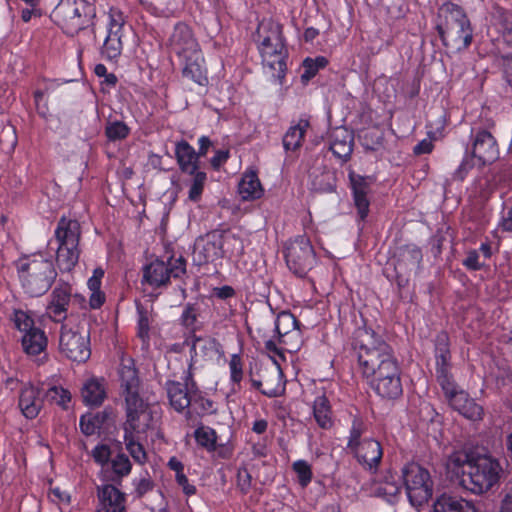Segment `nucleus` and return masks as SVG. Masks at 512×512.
Returning a JSON list of instances; mask_svg holds the SVG:
<instances>
[{
	"label": "nucleus",
	"instance_id": "5fc2aeb1",
	"mask_svg": "<svg viewBox=\"0 0 512 512\" xmlns=\"http://www.w3.org/2000/svg\"><path fill=\"white\" fill-rule=\"evenodd\" d=\"M503 66L507 82L512 87V41H506L503 48Z\"/></svg>",
	"mask_w": 512,
	"mask_h": 512
},
{
	"label": "nucleus",
	"instance_id": "de8ad7c7",
	"mask_svg": "<svg viewBox=\"0 0 512 512\" xmlns=\"http://www.w3.org/2000/svg\"><path fill=\"white\" fill-rule=\"evenodd\" d=\"M423 255L419 247L415 245H406L402 248L401 261L411 267H419L422 262Z\"/></svg>",
	"mask_w": 512,
	"mask_h": 512
},
{
	"label": "nucleus",
	"instance_id": "6e6d98bb",
	"mask_svg": "<svg viewBox=\"0 0 512 512\" xmlns=\"http://www.w3.org/2000/svg\"><path fill=\"white\" fill-rule=\"evenodd\" d=\"M293 469L298 476L301 486H306L311 481V469L307 462L298 460L293 464Z\"/></svg>",
	"mask_w": 512,
	"mask_h": 512
},
{
	"label": "nucleus",
	"instance_id": "3c124183",
	"mask_svg": "<svg viewBox=\"0 0 512 512\" xmlns=\"http://www.w3.org/2000/svg\"><path fill=\"white\" fill-rule=\"evenodd\" d=\"M112 469L119 477L127 476L131 471L130 460L125 454L120 453L112 459Z\"/></svg>",
	"mask_w": 512,
	"mask_h": 512
},
{
	"label": "nucleus",
	"instance_id": "37998d69",
	"mask_svg": "<svg viewBox=\"0 0 512 512\" xmlns=\"http://www.w3.org/2000/svg\"><path fill=\"white\" fill-rule=\"evenodd\" d=\"M367 426L361 418H354L352 421V426L350 429V435L347 443V448L350 450H354L355 448L362 445L364 439L362 436L366 433Z\"/></svg>",
	"mask_w": 512,
	"mask_h": 512
},
{
	"label": "nucleus",
	"instance_id": "79ce46f5",
	"mask_svg": "<svg viewBox=\"0 0 512 512\" xmlns=\"http://www.w3.org/2000/svg\"><path fill=\"white\" fill-rule=\"evenodd\" d=\"M194 437L198 445L207 451H214L216 448L217 434L215 430L207 426H200L194 431Z\"/></svg>",
	"mask_w": 512,
	"mask_h": 512
},
{
	"label": "nucleus",
	"instance_id": "0eeeda50",
	"mask_svg": "<svg viewBox=\"0 0 512 512\" xmlns=\"http://www.w3.org/2000/svg\"><path fill=\"white\" fill-rule=\"evenodd\" d=\"M439 16H444L445 23L436 26L437 32L444 45H448V37L458 49L467 48L473 39V31L467 15L458 5L447 2L439 9Z\"/></svg>",
	"mask_w": 512,
	"mask_h": 512
},
{
	"label": "nucleus",
	"instance_id": "4be33fe9",
	"mask_svg": "<svg viewBox=\"0 0 512 512\" xmlns=\"http://www.w3.org/2000/svg\"><path fill=\"white\" fill-rule=\"evenodd\" d=\"M350 186L353 194L354 205L357 209L360 220L364 221L369 213L370 183L361 175L351 172L349 174Z\"/></svg>",
	"mask_w": 512,
	"mask_h": 512
},
{
	"label": "nucleus",
	"instance_id": "338daca9",
	"mask_svg": "<svg viewBox=\"0 0 512 512\" xmlns=\"http://www.w3.org/2000/svg\"><path fill=\"white\" fill-rule=\"evenodd\" d=\"M228 158H229L228 150H217L215 152V155L210 160L211 166L215 170H218L223 164L226 163Z\"/></svg>",
	"mask_w": 512,
	"mask_h": 512
},
{
	"label": "nucleus",
	"instance_id": "a211bd4d",
	"mask_svg": "<svg viewBox=\"0 0 512 512\" xmlns=\"http://www.w3.org/2000/svg\"><path fill=\"white\" fill-rule=\"evenodd\" d=\"M436 379L441 388H449L454 383L451 374V353L449 337L446 332H440L435 339Z\"/></svg>",
	"mask_w": 512,
	"mask_h": 512
},
{
	"label": "nucleus",
	"instance_id": "7ed1b4c3",
	"mask_svg": "<svg viewBox=\"0 0 512 512\" xmlns=\"http://www.w3.org/2000/svg\"><path fill=\"white\" fill-rule=\"evenodd\" d=\"M168 46L181 59L183 75L201 86L206 85L208 78L204 56L191 28L184 23L176 24L168 39Z\"/></svg>",
	"mask_w": 512,
	"mask_h": 512
},
{
	"label": "nucleus",
	"instance_id": "412c9836",
	"mask_svg": "<svg viewBox=\"0 0 512 512\" xmlns=\"http://www.w3.org/2000/svg\"><path fill=\"white\" fill-rule=\"evenodd\" d=\"M42 405L39 388L31 383L23 384L18 398V408L22 415L26 419H34L39 415Z\"/></svg>",
	"mask_w": 512,
	"mask_h": 512
},
{
	"label": "nucleus",
	"instance_id": "58836bf2",
	"mask_svg": "<svg viewBox=\"0 0 512 512\" xmlns=\"http://www.w3.org/2000/svg\"><path fill=\"white\" fill-rule=\"evenodd\" d=\"M215 411L216 407L214 402L206 398L195 388L187 414L191 415V413H195L197 415H206L214 413Z\"/></svg>",
	"mask_w": 512,
	"mask_h": 512
},
{
	"label": "nucleus",
	"instance_id": "a18cd8bd",
	"mask_svg": "<svg viewBox=\"0 0 512 512\" xmlns=\"http://www.w3.org/2000/svg\"><path fill=\"white\" fill-rule=\"evenodd\" d=\"M190 175L193 176V178L189 185L188 199L192 202H198L201 199L204 190V185L207 179L206 173L201 171Z\"/></svg>",
	"mask_w": 512,
	"mask_h": 512
},
{
	"label": "nucleus",
	"instance_id": "473e14b6",
	"mask_svg": "<svg viewBox=\"0 0 512 512\" xmlns=\"http://www.w3.org/2000/svg\"><path fill=\"white\" fill-rule=\"evenodd\" d=\"M103 276L104 270L98 267L93 270L92 276L87 281V287L90 292L89 307L91 309H99L105 303L106 295L101 290Z\"/></svg>",
	"mask_w": 512,
	"mask_h": 512
},
{
	"label": "nucleus",
	"instance_id": "603ef678",
	"mask_svg": "<svg viewBox=\"0 0 512 512\" xmlns=\"http://www.w3.org/2000/svg\"><path fill=\"white\" fill-rule=\"evenodd\" d=\"M101 420L98 415H84L80 419V428L85 435H92L100 428Z\"/></svg>",
	"mask_w": 512,
	"mask_h": 512
},
{
	"label": "nucleus",
	"instance_id": "1a4fd4ad",
	"mask_svg": "<svg viewBox=\"0 0 512 512\" xmlns=\"http://www.w3.org/2000/svg\"><path fill=\"white\" fill-rule=\"evenodd\" d=\"M58 242L56 262L61 271L69 272L79 259L80 226L76 220L61 218L55 230Z\"/></svg>",
	"mask_w": 512,
	"mask_h": 512
},
{
	"label": "nucleus",
	"instance_id": "a19ab883",
	"mask_svg": "<svg viewBox=\"0 0 512 512\" xmlns=\"http://www.w3.org/2000/svg\"><path fill=\"white\" fill-rule=\"evenodd\" d=\"M398 376H400L399 367L393 357L390 360L384 361L382 366L375 369L374 373H370L365 378L371 383V381H379L380 379H389Z\"/></svg>",
	"mask_w": 512,
	"mask_h": 512
},
{
	"label": "nucleus",
	"instance_id": "393cba45",
	"mask_svg": "<svg viewBox=\"0 0 512 512\" xmlns=\"http://www.w3.org/2000/svg\"><path fill=\"white\" fill-rule=\"evenodd\" d=\"M330 150L339 159L346 160L353 150V135L344 127H336L330 134Z\"/></svg>",
	"mask_w": 512,
	"mask_h": 512
},
{
	"label": "nucleus",
	"instance_id": "864d4df0",
	"mask_svg": "<svg viewBox=\"0 0 512 512\" xmlns=\"http://www.w3.org/2000/svg\"><path fill=\"white\" fill-rule=\"evenodd\" d=\"M400 489L401 488L397 483L386 480L378 486L376 491L379 496H382L387 501L392 502L400 493Z\"/></svg>",
	"mask_w": 512,
	"mask_h": 512
},
{
	"label": "nucleus",
	"instance_id": "f257e3e1",
	"mask_svg": "<svg viewBox=\"0 0 512 512\" xmlns=\"http://www.w3.org/2000/svg\"><path fill=\"white\" fill-rule=\"evenodd\" d=\"M121 394L125 402L124 441L127 451L138 463L146 461V452L139 440L155 428L153 408L140 393V381L131 359H123L120 369Z\"/></svg>",
	"mask_w": 512,
	"mask_h": 512
},
{
	"label": "nucleus",
	"instance_id": "052dcab7",
	"mask_svg": "<svg viewBox=\"0 0 512 512\" xmlns=\"http://www.w3.org/2000/svg\"><path fill=\"white\" fill-rule=\"evenodd\" d=\"M0 137L7 138V146L10 151L14 150L16 144H17V136L15 128L11 125L3 126L0 131ZM3 139L0 138V146L3 143Z\"/></svg>",
	"mask_w": 512,
	"mask_h": 512
},
{
	"label": "nucleus",
	"instance_id": "72a5a7b5",
	"mask_svg": "<svg viewBox=\"0 0 512 512\" xmlns=\"http://www.w3.org/2000/svg\"><path fill=\"white\" fill-rule=\"evenodd\" d=\"M433 512H476L469 502L446 494L437 498L433 505Z\"/></svg>",
	"mask_w": 512,
	"mask_h": 512
},
{
	"label": "nucleus",
	"instance_id": "774afa93",
	"mask_svg": "<svg viewBox=\"0 0 512 512\" xmlns=\"http://www.w3.org/2000/svg\"><path fill=\"white\" fill-rule=\"evenodd\" d=\"M238 486L242 491H246L251 485V476L247 469H240L237 475Z\"/></svg>",
	"mask_w": 512,
	"mask_h": 512
},
{
	"label": "nucleus",
	"instance_id": "13d9d810",
	"mask_svg": "<svg viewBox=\"0 0 512 512\" xmlns=\"http://www.w3.org/2000/svg\"><path fill=\"white\" fill-rule=\"evenodd\" d=\"M285 391V382L283 381V373L280 367H277V384L271 388H264L261 393L267 397H277Z\"/></svg>",
	"mask_w": 512,
	"mask_h": 512
},
{
	"label": "nucleus",
	"instance_id": "cd10ccee",
	"mask_svg": "<svg viewBox=\"0 0 512 512\" xmlns=\"http://www.w3.org/2000/svg\"><path fill=\"white\" fill-rule=\"evenodd\" d=\"M69 301V289L67 287H56L51 294V300L47 306L48 316L55 322L65 319Z\"/></svg>",
	"mask_w": 512,
	"mask_h": 512
},
{
	"label": "nucleus",
	"instance_id": "9b49d317",
	"mask_svg": "<svg viewBox=\"0 0 512 512\" xmlns=\"http://www.w3.org/2000/svg\"><path fill=\"white\" fill-rule=\"evenodd\" d=\"M60 352L74 362L83 363L90 358L88 331L70 322L62 325L60 339Z\"/></svg>",
	"mask_w": 512,
	"mask_h": 512
},
{
	"label": "nucleus",
	"instance_id": "c756f323",
	"mask_svg": "<svg viewBox=\"0 0 512 512\" xmlns=\"http://www.w3.org/2000/svg\"><path fill=\"white\" fill-rule=\"evenodd\" d=\"M238 193L243 200H256L263 196L264 189L254 170H247L243 174L238 185Z\"/></svg>",
	"mask_w": 512,
	"mask_h": 512
},
{
	"label": "nucleus",
	"instance_id": "680f3d73",
	"mask_svg": "<svg viewBox=\"0 0 512 512\" xmlns=\"http://www.w3.org/2000/svg\"><path fill=\"white\" fill-rule=\"evenodd\" d=\"M463 265L469 270H480L484 263L479 261V254L477 250H469L466 258L463 260Z\"/></svg>",
	"mask_w": 512,
	"mask_h": 512
},
{
	"label": "nucleus",
	"instance_id": "b1692460",
	"mask_svg": "<svg viewBox=\"0 0 512 512\" xmlns=\"http://www.w3.org/2000/svg\"><path fill=\"white\" fill-rule=\"evenodd\" d=\"M100 512H126L125 495L113 485L98 488Z\"/></svg>",
	"mask_w": 512,
	"mask_h": 512
},
{
	"label": "nucleus",
	"instance_id": "ea45409f",
	"mask_svg": "<svg viewBox=\"0 0 512 512\" xmlns=\"http://www.w3.org/2000/svg\"><path fill=\"white\" fill-rule=\"evenodd\" d=\"M190 352L192 358L207 357L212 352H218V343L210 338H195L192 340Z\"/></svg>",
	"mask_w": 512,
	"mask_h": 512
},
{
	"label": "nucleus",
	"instance_id": "4d7b16f0",
	"mask_svg": "<svg viewBox=\"0 0 512 512\" xmlns=\"http://www.w3.org/2000/svg\"><path fill=\"white\" fill-rule=\"evenodd\" d=\"M92 457L94 458L95 462L98 463L101 466L106 465L111 457V449L107 444H98L93 450H92Z\"/></svg>",
	"mask_w": 512,
	"mask_h": 512
},
{
	"label": "nucleus",
	"instance_id": "f704fd0d",
	"mask_svg": "<svg viewBox=\"0 0 512 512\" xmlns=\"http://www.w3.org/2000/svg\"><path fill=\"white\" fill-rule=\"evenodd\" d=\"M220 246L223 258L238 259L244 252L243 240L230 231H220Z\"/></svg>",
	"mask_w": 512,
	"mask_h": 512
},
{
	"label": "nucleus",
	"instance_id": "f03ea898",
	"mask_svg": "<svg viewBox=\"0 0 512 512\" xmlns=\"http://www.w3.org/2000/svg\"><path fill=\"white\" fill-rule=\"evenodd\" d=\"M260 52L263 65L271 76L283 84L286 75L287 50L282 34V26L272 18L262 19L253 35Z\"/></svg>",
	"mask_w": 512,
	"mask_h": 512
},
{
	"label": "nucleus",
	"instance_id": "ddd939ff",
	"mask_svg": "<svg viewBox=\"0 0 512 512\" xmlns=\"http://www.w3.org/2000/svg\"><path fill=\"white\" fill-rule=\"evenodd\" d=\"M493 121H488L485 127L474 126L471 129L472 154L480 165L490 164L498 158L499 147L491 128Z\"/></svg>",
	"mask_w": 512,
	"mask_h": 512
},
{
	"label": "nucleus",
	"instance_id": "09e8293b",
	"mask_svg": "<svg viewBox=\"0 0 512 512\" xmlns=\"http://www.w3.org/2000/svg\"><path fill=\"white\" fill-rule=\"evenodd\" d=\"M46 397L63 408H67L71 401L70 392L61 386L50 387L46 392Z\"/></svg>",
	"mask_w": 512,
	"mask_h": 512
},
{
	"label": "nucleus",
	"instance_id": "20e7f679",
	"mask_svg": "<svg viewBox=\"0 0 512 512\" xmlns=\"http://www.w3.org/2000/svg\"><path fill=\"white\" fill-rule=\"evenodd\" d=\"M352 347L356 353L358 367L363 377L374 373L384 361L393 358L391 346L374 330L358 327L353 333Z\"/></svg>",
	"mask_w": 512,
	"mask_h": 512
},
{
	"label": "nucleus",
	"instance_id": "e2e57ef3",
	"mask_svg": "<svg viewBox=\"0 0 512 512\" xmlns=\"http://www.w3.org/2000/svg\"><path fill=\"white\" fill-rule=\"evenodd\" d=\"M175 480H176V483L178 484V486L182 489V492L186 496L189 497V496L196 494L197 489H196L195 485L190 483V481L188 480V478L186 477L185 474L175 475Z\"/></svg>",
	"mask_w": 512,
	"mask_h": 512
},
{
	"label": "nucleus",
	"instance_id": "c85d7f7f",
	"mask_svg": "<svg viewBox=\"0 0 512 512\" xmlns=\"http://www.w3.org/2000/svg\"><path fill=\"white\" fill-rule=\"evenodd\" d=\"M464 451L453 452L447 459L446 470L453 481H457L461 485V481L466 477L469 470L472 457Z\"/></svg>",
	"mask_w": 512,
	"mask_h": 512
},
{
	"label": "nucleus",
	"instance_id": "2eb2a0df",
	"mask_svg": "<svg viewBox=\"0 0 512 512\" xmlns=\"http://www.w3.org/2000/svg\"><path fill=\"white\" fill-rule=\"evenodd\" d=\"M284 255L289 269L298 276H303L314 261V251L305 237L290 241L285 247Z\"/></svg>",
	"mask_w": 512,
	"mask_h": 512
},
{
	"label": "nucleus",
	"instance_id": "6ab92c4d",
	"mask_svg": "<svg viewBox=\"0 0 512 512\" xmlns=\"http://www.w3.org/2000/svg\"><path fill=\"white\" fill-rule=\"evenodd\" d=\"M223 258L220 246V231H212L196 240L194 260L199 264L215 262Z\"/></svg>",
	"mask_w": 512,
	"mask_h": 512
},
{
	"label": "nucleus",
	"instance_id": "0e129e2a",
	"mask_svg": "<svg viewBox=\"0 0 512 512\" xmlns=\"http://www.w3.org/2000/svg\"><path fill=\"white\" fill-rule=\"evenodd\" d=\"M49 498L53 502L57 503L68 504L70 502V495L66 491L61 490L59 487H53L50 489Z\"/></svg>",
	"mask_w": 512,
	"mask_h": 512
},
{
	"label": "nucleus",
	"instance_id": "4c0bfd02",
	"mask_svg": "<svg viewBox=\"0 0 512 512\" xmlns=\"http://www.w3.org/2000/svg\"><path fill=\"white\" fill-rule=\"evenodd\" d=\"M275 330L283 343H286L283 338L287 335L292 334L296 337L299 336L297 321L290 312H281L278 314L275 321Z\"/></svg>",
	"mask_w": 512,
	"mask_h": 512
},
{
	"label": "nucleus",
	"instance_id": "c9c22d12",
	"mask_svg": "<svg viewBox=\"0 0 512 512\" xmlns=\"http://www.w3.org/2000/svg\"><path fill=\"white\" fill-rule=\"evenodd\" d=\"M370 385L379 396L385 399H396L403 392L400 376L371 381Z\"/></svg>",
	"mask_w": 512,
	"mask_h": 512
},
{
	"label": "nucleus",
	"instance_id": "f8f14e48",
	"mask_svg": "<svg viewBox=\"0 0 512 512\" xmlns=\"http://www.w3.org/2000/svg\"><path fill=\"white\" fill-rule=\"evenodd\" d=\"M13 322L22 334L21 345L27 355L36 356L45 351L48 344L47 336L40 327L35 325L33 317L27 311L16 310Z\"/></svg>",
	"mask_w": 512,
	"mask_h": 512
},
{
	"label": "nucleus",
	"instance_id": "39448f33",
	"mask_svg": "<svg viewBox=\"0 0 512 512\" xmlns=\"http://www.w3.org/2000/svg\"><path fill=\"white\" fill-rule=\"evenodd\" d=\"M16 266L22 287L34 297L46 293L57 275L52 261L41 253L21 257Z\"/></svg>",
	"mask_w": 512,
	"mask_h": 512
},
{
	"label": "nucleus",
	"instance_id": "5701e85b",
	"mask_svg": "<svg viewBox=\"0 0 512 512\" xmlns=\"http://www.w3.org/2000/svg\"><path fill=\"white\" fill-rule=\"evenodd\" d=\"M166 389L170 405L177 412H184L189 409L192 394L195 390L193 383L189 385L176 381H169L166 384Z\"/></svg>",
	"mask_w": 512,
	"mask_h": 512
},
{
	"label": "nucleus",
	"instance_id": "bb28decb",
	"mask_svg": "<svg viewBox=\"0 0 512 512\" xmlns=\"http://www.w3.org/2000/svg\"><path fill=\"white\" fill-rule=\"evenodd\" d=\"M175 155L182 172L189 175L200 172L199 155L188 142H178L175 147Z\"/></svg>",
	"mask_w": 512,
	"mask_h": 512
},
{
	"label": "nucleus",
	"instance_id": "aec40b11",
	"mask_svg": "<svg viewBox=\"0 0 512 512\" xmlns=\"http://www.w3.org/2000/svg\"><path fill=\"white\" fill-rule=\"evenodd\" d=\"M358 463L370 472H376L382 460L381 444L373 438H364L362 445L351 451Z\"/></svg>",
	"mask_w": 512,
	"mask_h": 512
},
{
	"label": "nucleus",
	"instance_id": "49530a36",
	"mask_svg": "<svg viewBox=\"0 0 512 512\" xmlns=\"http://www.w3.org/2000/svg\"><path fill=\"white\" fill-rule=\"evenodd\" d=\"M229 373L232 389L235 391L243 379V362L239 354H232L229 360Z\"/></svg>",
	"mask_w": 512,
	"mask_h": 512
},
{
	"label": "nucleus",
	"instance_id": "e433bc0d",
	"mask_svg": "<svg viewBox=\"0 0 512 512\" xmlns=\"http://www.w3.org/2000/svg\"><path fill=\"white\" fill-rule=\"evenodd\" d=\"M309 127L306 119H300L295 125H292L283 138V145L286 150H295L301 145L303 136Z\"/></svg>",
	"mask_w": 512,
	"mask_h": 512
},
{
	"label": "nucleus",
	"instance_id": "f3484780",
	"mask_svg": "<svg viewBox=\"0 0 512 512\" xmlns=\"http://www.w3.org/2000/svg\"><path fill=\"white\" fill-rule=\"evenodd\" d=\"M449 405L458 411L465 418L476 421L482 419L483 408L477 404L474 399L461 389H458L456 383L449 384V388H441Z\"/></svg>",
	"mask_w": 512,
	"mask_h": 512
},
{
	"label": "nucleus",
	"instance_id": "423d86ee",
	"mask_svg": "<svg viewBox=\"0 0 512 512\" xmlns=\"http://www.w3.org/2000/svg\"><path fill=\"white\" fill-rule=\"evenodd\" d=\"M467 476L461 486L474 494H483L499 485L503 468L498 459L488 454L472 457Z\"/></svg>",
	"mask_w": 512,
	"mask_h": 512
},
{
	"label": "nucleus",
	"instance_id": "2f4dec72",
	"mask_svg": "<svg viewBox=\"0 0 512 512\" xmlns=\"http://www.w3.org/2000/svg\"><path fill=\"white\" fill-rule=\"evenodd\" d=\"M493 32L501 35L512 32V13L497 5L493 6L489 17L488 33Z\"/></svg>",
	"mask_w": 512,
	"mask_h": 512
},
{
	"label": "nucleus",
	"instance_id": "9d476101",
	"mask_svg": "<svg viewBox=\"0 0 512 512\" xmlns=\"http://www.w3.org/2000/svg\"><path fill=\"white\" fill-rule=\"evenodd\" d=\"M402 478L412 506L419 508L428 502L433 482L427 469L416 462L407 463L402 468Z\"/></svg>",
	"mask_w": 512,
	"mask_h": 512
},
{
	"label": "nucleus",
	"instance_id": "6e6552de",
	"mask_svg": "<svg viewBox=\"0 0 512 512\" xmlns=\"http://www.w3.org/2000/svg\"><path fill=\"white\" fill-rule=\"evenodd\" d=\"M94 16V7L86 0H61L51 13L52 21L71 36L89 26Z\"/></svg>",
	"mask_w": 512,
	"mask_h": 512
},
{
	"label": "nucleus",
	"instance_id": "8fccbe9b",
	"mask_svg": "<svg viewBox=\"0 0 512 512\" xmlns=\"http://www.w3.org/2000/svg\"><path fill=\"white\" fill-rule=\"evenodd\" d=\"M128 126L121 121H114L108 123L105 129L106 136L111 141L122 140L129 134Z\"/></svg>",
	"mask_w": 512,
	"mask_h": 512
},
{
	"label": "nucleus",
	"instance_id": "4468645a",
	"mask_svg": "<svg viewBox=\"0 0 512 512\" xmlns=\"http://www.w3.org/2000/svg\"><path fill=\"white\" fill-rule=\"evenodd\" d=\"M186 271V262L180 257L171 258L168 263L156 259L146 265L143 270V279L153 287H159L168 283L170 277L178 278Z\"/></svg>",
	"mask_w": 512,
	"mask_h": 512
},
{
	"label": "nucleus",
	"instance_id": "a878e982",
	"mask_svg": "<svg viewBox=\"0 0 512 512\" xmlns=\"http://www.w3.org/2000/svg\"><path fill=\"white\" fill-rule=\"evenodd\" d=\"M81 397L87 406H100L106 398L105 380L97 377L87 379L82 386Z\"/></svg>",
	"mask_w": 512,
	"mask_h": 512
},
{
	"label": "nucleus",
	"instance_id": "dca6fc26",
	"mask_svg": "<svg viewBox=\"0 0 512 512\" xmlns=\"http://www.w3.org/2000/svg\"><path fill=\"white\" fill-rule=\"evenodd\" d=\"M124 24L123 13L116 8H111L108 12L107 35L101 50L103 57L107 60H116L122 52Z\"/></svg>",
	"mask_w": 512,
	"mask_h": 512
},
{
	"label": "nucleus",
	"instance_id": "69168bd1",
	"mask_svg": "<svg viewBox=\"0 0 512 512\" xmlns=\"http://www.w3.org/2000/svg\"><path fill=\"white\" fill-rule=\"evenodd\" d=\"M138 336L143 342H146L149 338V320L142 313H140L138 320Z\"/></svg>",
	"mask_w": 512,
	"mask_h": 512
},
{
	"label": "nucleus",
	"instance_id": "7c9ffc66",
	"mask_svg": "<svg viewBox=\"0 0 512 512\" xmlns=\"http://www.w3.org/2000/svg\"><path fill=\"white\" fill-rule=\"evenodd\" d=\"M322 390V429H331L336 420L333 407L337 400L335 391L339 390V385L330 382L329 387H323Z\"/></svg>",
	"mask_w": 512,
	"mask_h": 512
},
{
	"label": "nucleus",
	"instance_id": "c03bdc74",
	"mask_svg": "<svg viewBox=\"0 0 512 512\" xmlns=\"http://www.w3.org/2000/svg\"><path fill=\"white\" fill-rule=\"evenodd\" d=\"M320 70V58L307 57L303 60L299 68L300 81L303 85H307L312 78H314Z\"/></svg>",
	"mask_w": 512,
	"mask_h": 512
},
{
	"label": "nucleus",
	"instance_id": "bf43d9fd",
	"mask_svg": "<svg viewBox=\"0 0 512 512\" xmlns=\"http://www.w3.org/2000/svg\"><path fill=\"white\" fill-rule=\"evenodd\" d=\"M475 159H477L476 157L473 156V154L471 156H466L461 164L459 165V167L457 168V170L455 171L454 173V177L458 180H464V178L466 177V175L468 174V172L475 166Z\"/></svg>",
	"mask_w": 512,
	"mask_h": 512
}]
</instances>
